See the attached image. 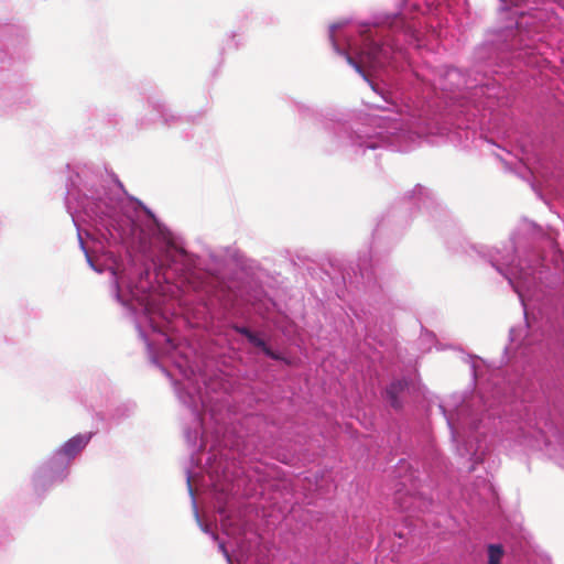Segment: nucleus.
Returning <instances> with one entry per match:
<instances>
[{
    "mask_svg": "<svg viewBox=\"0 0 564 564\" xmlns=\"http://www.w3.org/2000/svg\"><path fill=\"white\" fill-rule=\"evenodd\" d=\"M345 55L347 62L362 76H365L364 67H380L389 58L388 48L379 45L369 35H364V47L358 53L357 58L351 57L349 54Z\"/></svg>",
    "mask_w": 564,
    "mask_h": 564,
    "instance_id": "1",
    "label": "nucleus"
},
{
    "mask_svg": "<svg viewBox=\"0 0 564 564\" xmlns=\"http://www.w3.org/2000/svg\"><path fill=\"white\" fill-rule=\"evenodd\" d=\"M90 440V434L83 435L78 434L70 440H68L59 449V453L66 457H75L85 446L88 444Z\"/></svg>",
    "mask_w": 564,
    "mask_h": 564,
    "instance_id": "2",
    "label": "nucleus"
},
{
    "mask_svg": "<svg viewBox=\"0 0 564 564\" xmlns=\"http://www.w3.org/2000/svg\"><path fill=\"white\" fill-rule=\"evenodd\" d=\"M408 382L405 380H395L390 383L386 390L387 399L394 409H401L399 395L405 390Z\"/></svg>",
    "mask_w": 564,
    "mask_h": 564,
    "instance_id": "3",
    "label": "nucleus"
},
{
    "mask_svg": "<svg viewBox=\"0 0 564 564\" xmlns=\"http://www.w3.org/2000/svg\"><path fill=\"white\" fill-rule=\"evenodd\" d=\"M503 555V549L499 544L488 546V564H500Z\"/></svg>",
    "mask_w": 564,
    "mask_h": 564,
    "instance_id": "4",
    "label": "nucleus"
},
{
    "mask_svg": "<svg viewBox=\"0 0 564 564\" xmlns=\"http://www.w3.org/2000/svg\"><path fill=\"white\" fill-rule=\"evenodd\" d=\"M249 341L256 347L261 348L268 356L275 358L270 348L267 347L264 340L258 337L256 334L249 339Z\"/></svg>",
    "mask_w": 564,
    "mask_h": 564,
    "instance_id": "5",
    "label": "nucleus"
},
{
    "mask_svg": "<svg viewBox=\"0 0 564 564\" xmlns=\"http://www.w3.org/2000/svg\"><path fill=\"white\" fill-rule=\"evenodd\" d=\"M236 330L243 335L248 340L254 335L250 329L247 327H236Z\"/></svg>",
    "mask_w": 564,
    "mask_h": 564,
    "instance_id": "6",
    "label": "nucleus"
},
{
    "mask_svg": "<svg viewBox=\"0 0 564 564\" xmlns=\"http://www.w3.org/2000/svg\"><path fill=\"white\" fill-rule=\"evenodd\" d=\"M220 550L224 552V554H225L226 556H228L227 551H226V549H225V546H224L223 544H220Z\"/></svg>",
    "mask_w": 564,
    "mask_h": 564,
    "instance_id": "7",
    "label": "nucleus"
}]
</instances>
